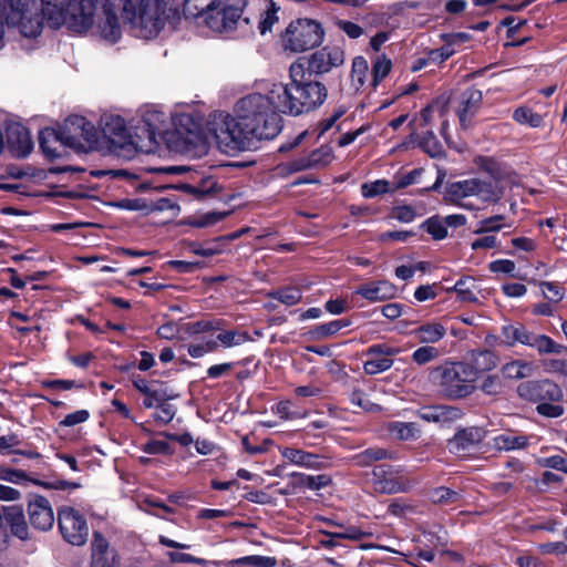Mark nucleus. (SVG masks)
<instances>
[{
	"instance_id": "obj_1",
	"label": "nucleus",
	"mask_w": 567,
	"mask_h": 567,
	"mask_svg": "<svg viewBox=\"0 0 567 567\" xmlns=\"http://www.w3.org/2000/svg\"><path fill=\"white\" fill-rule=\"evenodd\" d=\"M290 83L274 84L272 97L278 111L299 115L320 106L327 99L326 86L318 81H305V69L299 62L289 68Z\"/></svg>"
},
{
	"instance_id": "obj_2",
	"label": "nucleus",
	"mask_w": 567,
	"mask_h": 567,
	"mask_svg": "<svg viewBox=\"0 0 567 567\" xmlns=\"http://www.w3.org/2000/svg\"><path fill=\"white\" fill-rule=\"evenodd\" d=\"M272 87L268 94L252 93L241 97L235 106L237 117L256 140H271L281 131V117L278 114Z\"/></svg>"
},
{
	"instance_id": "obj_3",
	"label": "nucleus",
	"mask_w": 567,
	"mask_h": 567,
	"mask_svg": "<svg viewBox=\"0 0 567 567\" xmlns=\"http://www.w3.org/2000/svg\"><path fill=\"white\" fill-rule=\"evenodd\" d=\"M164 0H124L123 14L134 34L142 39L158 35L165 24Z\"/></svg>"
},
{
	"instance_id": "obj_4",
	"label": "nucleus",
	"mask_w": 567,
	"mask_h": 567,
	"mask_svg": "<svg viewBox=\"0 0 567 567\" xmlns=\"http://www.w3.org/2000/svg\"><path fill=\"white\" fill-rule=\"evenodd\" d=\"M431 380L449 399H464L472 395L477 386L475 373L466 362H451L434 368Z\"/></svg>"
},
{
	"instance_id": "obj_5",
	"label": "nucleus",
	"mask_w": 567,
	"mask_h": 567,
	"mask_svg": "<svg viewBox=\"0 0 567 567\" xmlns=\"http://www.w3.org/2000/svg\"><path fill=\"white\" fill-rule=\"evenodd\" d=\"M97 9V0H70L65 10L58 6H47L50 12L48 24L58 29L65 27L76 34H90Z\"/></svg>"
},
{
	"instance_id": "obj_6",
	"label": "nucleus",
	"mask_w": 567,
	"mask_h": 567,
	"mask_svg": "<svg viewBox=\"0 0 567 567\" xmlns=\"http://www.w3.org/2000/svg\"><path fill=\"white\" fill-rule=\"evenodd\" d=\"M209 133L214 136L218 148L226 154H235L249 147L255 138L251 132L237 116L219 112L208 123Z\"/></svg>"
},
{
	"instance_id": "obj_7",
	"label": "nucleus",
	"mask_w": 567,
	"mask_h": 567,
	"mask_svg": "<svg viewBox=\"0 0 567 567\" xmlns=\"http://www.w3.org/2000/svg\"><path fill=\"white\" fill-rule=\"evenodd\" d=\"M9 6V13L6 22L8 27L14 28L25 38H37L43 27L42 13L48 17L50 12L43 8L39 0H6Z\"/></svg>"
},
{
	"instance_id": "obj_8",
	"label": "nucleus",
	"mask_w": 567,
	"mask_h": 567,
	"mask_svg": "<svg viewBox=\"0 0 567 567\" xmlns=\"http://www.w3.org/2000/svg\"><path fill=\"white\" fill-rule=\"evenodd\" d=\"M504 195V188L496 178H470L450 184L446 188V199L465 208H472L462 200L474 196L484 203H496Z\"/></svg>"
},
{
	"instance_id": "obj_9",
	"label": "nucleus",
	"mask_w": 567,
	"mask_h": 567,
	"mask_svg": "<svg viewBox=\"0 0 567 567\" xmlns=\"http://www.w3.org/2000/svg\"><path fill=\"white\" fill-rule=\"evenodd\" d=\"M323 39L321 25L310 19L292 21L282 34V47L286 51L300 53L319 45Z\"/></svg>"
},
{
	"instance_id": "obj_10",
	"label": "nucleus",
	"mask_w": 567,
	"mask_h": 567,
	"mask_svg": "<svg viewBox=\"0 0 567 567\" xmlns=\"http://www.w3.org/2000/svg\"><path fill=\"white\" fill-rule=\"evenodd\" d=\"M62 141L75 152H89L97 143V131L93 123L80 115L69 116L62 127Z\"/></svg>"
},
{
	"instance_id": "obj_11",
	"label": "nucleus",
	"mask_w": 567,
	"mask_h": 567,
	"mask_svg": "<svg viewBox=\"0 0 567 567\" xmlns=\"http://www.w3.org/2000/svg\"><path fill=\"white\" fill-rule=\"evenodd\" d=\"M90 35L114 44L122 37V25L117 17V7L111 0H97V9Z\"/></svg>"
},
{
	"instance_id": "obj_12",
	"label": "nucleus",
	"mask_w": 567,
	"mask_h": 567,
	"mask_svg": "<svg viewBox=\"0 0 567 567\" xmlns=\"http://www.w3.org/2000/svg\"><path fill=\"white\" fill-rule=\"evenodd\" d=\"M59 527L63 538L74 546H82L89 535V527L84 517L72 507L59 511Z\"/></svg>"
},
{
	"instance_id": "obj_13",
	"label": "nucleus",
	"mask_w": 567,
	"mask_h": 567,
	"mask_svg": "<svg viewBox=\"0 0 567 567\" xmlns=\"http://www.w3.org/2000/svg\"><path fill=\"white\" fill-rule=\"evenodd\" d=\"M373 482L375 489L385 494L404 493L412 487L402 470L384 464L374 467Z\"/></svg>"
},
{
	"instance_id": "obj_14",
	"label": "nucleus",
	"mask_w": 567,
	"mask_h": 567,
	"mask_svg": "<svg viewBox=\"0 0 567 567\" xmlns=\"http://www.w3.org/2000/svg\"><path fill=\"white\" fill-rule=\"evenodd\" d=\"M517 393L523 400L538 404L544 401L559 402L564 396L559 385L550 380L523 382L517 386Z\"/></svg>"
},
{
	"instance_id": "obj_15",
	"label": "nucleus",
	"mask_w": 567,
	"mask_h": 567,
	"mask_svg": "<svg viewBox=\"0 0 567 567\" xmlns=\"http://www.w3.org/2000/svg\"><path fill=\"white\" fill-rule=\"evenodd\" d=\"M343 62L344 53L339 45H326L310 55L308 68L312 73L324 74Z\"/></svg>"
},
{
	"instance_id": "obj_16",
	"label": "nucleus",
	"mask_w": 567,
	"mask_h": 567,
	"mask_svg": "<svg viewBox=\"0 0 567 567\" xmlns=\"http://www.w3.org/2000/svg\"><path fill=\"white\" fill-rule=\"evenodd\" d=\"M399 352V348L381 344L371 346L365 353L368 359L363 363L364 372L368 374H378L389 370L393 365L391 357Z\"/></svg>"
},
{
	"instance_id": "obj_17",
	"label": "nucleus",
	"mask_w": 567,
	"mask_h": 567,
	"mask_svg": "<svg viewBox=\"0 0 567 567\" xmlns=\"http://www.w3.org/2000/svg\"><path fill=\"white\" fill-rule=\"evenodd\" d=\"M101 130L113 144L123 146L131 141L126 121L118 114L105 113L101 116Z\"/></svg>"
},
{
	"instance_id": "obj_18",
	"label": "nucleus",
	"mask_w": 567,
	"mask_h": 567,
	"mask_svg": "<svg viewBox=\"0 0 567 567\" xmlns=\"http://www.w3.org/2000/svg\"><path fill=\"white\" fill-rule=\"evenodd\" d=\"M28 513L30 523L40 530H48L54 524L53 509L43 496H37L29 502Z\"/></svg>"
},
{
	"instance_id": "obj_19",
	"label": "nucleus",
	"mask_w": 567,
	"mask_h": 567,
	"mask_svg": "<svg viewBox=\"0 0 567 567\" xmlns=\"http://www.w3.org/2000/svg\"><path fill=\"white\" fill-rule=\"evenodd\" d=\"M280 454L288 463L307 470L317 471L323 468L326 465L320 455L300 449L282 447L280 449Z\"/></svg>"
},
{
	"instance_id": "obj_20",
	"label": "nucleus",
	"mask_w": 567,
	"mask_h": 567,
	"mask_svg": "<svg viewBox=\"0 0 567 567\" xmlns=\"http://www.w3.org/2000/svg\"><path fill=\"white\" fill-rule=\"evenodd\" d=\"M7 142L17 157L28 156L33 147L29 131L20 124L9 126L7 132Z\"/></svg>"
},
{
	"instance_id": "obj_21",
	"label": "nucleus",
	"mask_w": 567,
	"mask_h": 567,
	"mask_svg": "<svg viewBox=\"0 0 567 567\" xmlns=\"http://www.w3.org/2000/svg\"><path fill=\"white\" fill-rule=\"evenodd\" d=\"M39 144L44 155L51 159L63 157L68 147L62 141L61 130L44 128L39 134Z\"/></svg>"
},
{
	"instance_id": "obj_22",
	"label": "nucleus",
	"mask_w": 567,
	"mask_h": 567,
	"mask_svg": "<svg viewBox=\"0 0 567 567\" xmlns=\"http://www.w3.org/2000/svg\"><path fill=\"white\" fill-rule=\"evenodd\" d=\"M138 113L150 135L163 131L171 116L169 112L154 104L141 107Z\"/></svg>"
},
{
	"instance_id": "obj_23",
	"label": "nucleus",
	"mask_w": 567,
	"mask_h": 567,
	"mask_svg": "<svg viewBox=\"0 0 567 567\" xmlns=\"http://www.w3.org/2000/svg\"><path fill=\"white\" fill-rule=\"evenodd\" d=\"M333 159L332 148L329 146H321L312 151L309 155L300 157L290 163V171L300 172L315 167L326 166Z\"/></svg>"
},
{
	"instance_id": "obj_24",
	"label": "nucleus",
	"mask_w": 567,
	"mask_h": 567,
	"mask_svg": "<svg viewBox=\"0 0 567 567\" xmlns=\"http://www.w3.org/2000/svg\"><path fill=\"white\" fill-rule=\"evenodd\" d=\"M355 293L362 296L364 299L371 302H378L393 298L396 293V289L392 284L380 280L359 287Z\"/></svg>"
},
{
	"instance_id": "obj_25",
	"label": "nucleus",
	"mask_w": 567,
	"mask_h": 567,
	"mask_svg": "<svg viewBox=\"0 0 567 567\" xmlns=\"http://www.w3.org/2000/svg\"><path fill=\"white\" fill-rule=\"evenodd\" d=\"M460 416V409L453 406L435 405L420 410V417L426 422L446 424L457 420Z\"/></svg>"
},
{
	"instance_id": "obj_26",
	"label": "nucleus",
	"mask_w": 567,
	"mask_h": 567,
	"mask_svg": "<svg viewBox=\"0 0 567 567\" xmlns=\"http://www.w3.org/2000/svg\"><path fill=\"white\" fill-rule=\"evenodd\" d=\"M420 343H436L446 334V328L436 321L423 323L412 331Z\"/></svg>"
},
{
	"instance_id": "obj_27",
	"label": "nucleus",
	"mask_w": 567,
	"mask_h": 567,
	"mask_svg": "<svg viewBox=\"0 0 567 567\" xmlns=\"http://www.w3.org/2000/svg\"><path fill=\"white\" fill-rule=\"evenodd\" d=\"M475 373L477 381L480 374L494 370L498 364V357L488 350L474 352L471 362H466Z\"/></svg>"
},
{
	"instance_id": "obj_28",
	"label": "nucleus",
	"mask_w": 567,
	"mask_h": 567,
	"mask_svg": "<svg viewBox=\"0 0 567 567\" xmlns=\"http://www.w3.org/2000/svg\"><path fill=\"white\" fill-rule=\"evenodd\" d=\"M217 6L219 7L218 14L223 16L230 24L231 31L235 30L241 18L246 0H218Z\"/></svg>"
},
{
	"instance_id": "obj_29",
	"label": "nucleus",
	"mask_w": 567,
	"mask_h": 567,
	"mask_svg": "<svg viewBox=\"0 0 567 567\" xmlns=\"http://www.w3.org/2000/svg\"><path fill=\"white\" fill-rule=\"evenodd\" d=\"M482 92L473 87L462 94L461 105L457 111L462 124H465L466 120L476 112L482 102Z\"/></svg>"
},
{
	"instance_id": "obj_30",
	"label": "nucleus",
	"mask_w": 567,
	"mask_h": 567,
	"mask_svg": "<svg viewBox=\"0 0 567 567\" xmlns=\"http://www.w3.org/2000/svg\"><path fill=\"white\" fill-rule=\"evenodd\" d=\"M530 333L525 326L517 323L503 326L501 336L504 344L513 347L516 343L527 346Z\"/></svg>"
},
{
	"instance_id": "obj_31",
	"label": "nucleus",
	"mask_w": 567,
	"mask_h": 567,
	"mask_svg": "<svg viewBox=\"0 0 567 567\" xmlns=\"http://www.w3.org/2000/svg\"><path fill=\"white\" fill-rule=\"evenodd\" d=\"M6 518L10 526L11 533L18 538L24 540L29 536V528L21 507H8Z\"/></svg>"
},
{
	"instance_id": "obj_32",
	"label": "nucleus",
	"mask_w": 567,
	"mask_h": 567,
	"mask_svg": "<svg viewBox=\"0 0 567 567\" xmlns=\"http://www.w3.org/2000/svg\"><path fill=\"white\" fill-rule=\"evenodd\" d=\"M501 372L503 378L507 380L525 379L533 374L534 365L523 360H513L505 363Z\"/></svg>"
},
{
	"instance_id": "obj_33",
	"label": "nucleus",
	"mask_w": 567,
	"mask_h": 567,
	"mask_svg": "<svg viewBox=\"0 0 567 567\" xmlns=\"http://www.w3.org/2000/svg\"><path fill=\"white\" fill-rule=\"evenodd\" d=\"M528 439L513 432L502 433L494 437V445L499 451H514L527 446Z\"/></svg>"
},
{
	"instance_id": "obj_34",
	"label": "nucleus",
	"mask_w": 567,
	"mask_h": 567,
	"mask_svg": "<svg viewBox=\"0 0 567 567\" xmlns=\"http://www.w3.org/2000/svg\"><path fill=\"white\" fill-rule=\"evenodd\" d=\"M527 347L536 349L540 354L544 353H561L565 349L561 344L556 343L551 338L545 334L530 333Z\"/></svg>"
},
{
	"instance_id": "obj_35",
	"label": "nucleus",
	"mask_w": 567,
	"mask_h": 567,
	"mask_svg": "<svg viewBox=\"0 0 567 567\" xmlns=\"http://www.w3.org/2000/svg\"><path fill=\"white\" fill-rule=\"evenodd\" d=\"M218 0H185L183 11L186 17L204 19L209 12L214 11V6Z\"/></svg>"
},
{
	"instance_id": "obj_36",
	"label": "nucleus",
	"mask_w": 567,
	"mask_h": 567,
	"mask_svg": "<svg viewBox=\"0 0 567 567\" xmlns=\"http://www.w3.org/2000/svg\"><path fill=\"white\" fill-rule=\"evenodd\" d=\"M0 481H4L14 485H23L25 483L42 485L40 481L30 478L27 472L23 470L2 465L0 466Z\"/></svg>"
},
{
	"instance_id": "obj_37",
	"label": "nucleus",
	"mask_w": 567,
	"mask_h": 567,
	"mask_svg": "<svg viewBox=\"0 0 567 567\" xmlns=\"http://www.w3.org/2000/svg\"><path fill=\"white\" fill-rule=\"evenodd\" d=\"M453 290L457 293V297L462 301L467 302H476V284L475 280L471 277H464L456 281V284L453 287Z\"/></svg>"
},
{
	"instance_id": "obj_38",
	"label": "nucleus",
	"mask_w": 567,
	"mask_h": 567,
	"mask_svg": "<svg viewBox=\"0 0 567 567\" xmlns=\"http://www.w3.org/2000/svg\"><path fill=\"white\" fill-rule=\"evenodd\" d=\"M214 339L217 340L218 347L233 348L247 342L249 337L246 332L223 330Z\"/></svg>"
},
{
	"instance_id": "obj_39",
	"label": "nucleus",
	"mask_w": 567,
	"mask_h": 567,
	"mask_svg": "<svg viewBox=\"0 0 567 567\" xmlns=\"http://www.w3.org/2000/svg\"><path fill=\"white\" fill-rule=\"evenodd\" d=\"M513 118L518 124L528 125L535 128L542 126L544 122V118L540 114L533 112L526 106L517 107L513 113Z\"/></svg>"
},
{
	"instance_id": "obj_40",
	"label": "nucleus",
	"mask_w": 567,
	"mask_h": 567,
	"mask_svg": "<svg viewBox=\"0 0 567 567\" xmlns=\"http://www.w3.org/2000/svg\"><path fill=\"white\" fill-rule=\"evenodd\" d=\"M109 543L107 540L97 532L93 534L92 542V556L95 563H101L105 567H109V559L105 557L107 555Z\"/></svg>"
},
{
	"instance_id": "obj_41",
	"label": "nucleus",
	"mask_w": 567,
	"mask_h": 567,
	"mask_svg": "<svg viewBox=\"0 0 567 567\" xmlns=\"http://www.w3.org/2000/svg\"><path fill=\"white\" fill-rule=\"evenodd\" d=\"M390 434L399 440L415 439L419 430L414 423L393 422L389 425Z\"/></svg>"
},
{
	"instance_id": "obj_42",
	"label": "nucleus",
	"mask_w": 567,
	"mask_h": 567,
	"mask_svg": "<svg viewBox=\"0 0 567 567\" xmlns=\"http://www.w3.org/2000/svg\"><path fill=\"white\" fill-rule=\"evenodd\" d=\"M421 227L435 240H442L447 236L445 221L439 216L426 219Z\"/></svg>"
},
{
	"instance_id": "obj_43",
	"label": "nucleus",
	"mask_w": 567,
	"mask_h": 567,
	"mask_svg": "<svg viewBox=\"0 0 567 567\" xmlns=\"http://www.w3.org/2000/svg\"><path fill=\"white\" fill-rule=\"evenodd\" d=\"M218 349V342L214 338L204 337L199 342L190 343L187 351L192 358H202L206 353Z\"/></svg>"
},
{
	"instance_id": "obj_44",
	"label": "nucleus",
	"mask_w": 567,
	"mask_h": 567,
	"mask_svg": "<svg viewBox=\"0 0 567 567\" xmlns=\"http://www.w3.org/2000/svg\"><path fill=\"white\" fill-rule=\"evenodd\" d=\"M480 440V435L477 431L473 430H464L458 432L454 439L450 442L451 450H465L468 445L474 444Z\"/></svg>"
},
{
	"instance_id": "obj_45",
	"label": "nucleus",
	"mask_w": 567,
	"mask_h": 567,
	"mask_svg": "<svg viewBox=\"0 0 567 567\" xmlns=\"http://www.w3.org/2000/svg\"><path fill=\"white\" fill-rule=\"evenodd\" d=\"M219 7L217 3L214 6V11L209 12L208 16L205 18V23L209 29H212L214 32L218 33H227L230 32V24L227 23L226 19L218 14Z\"/></svg>"
},
{
	"instance_id": "obj_46",
	"label": "nucleus",
	"mask_w": 567,
	"mask_h": 567,
	"mask_svg": "<svg viewBox=\"0 0 567 567\" xmlns=\"http://www.w3.org/2000/svg\"><path fill=\"white\" fill-rule=\"evenodd\" d=\"M505 217L503 215H495L478 223V228L474 231L475 234H485L499 231L504 227H509V224L504 223Z\"/></svg>"
},
{
	"instance_id": "obj_47",
	"label": "nucleus",
	"mask_w": 567,
	"mask_h": 567,
	"mask_svg": "<svg viewBox=\"0 0 567 567\" xmlns=\"http://www.w3.org/2000/svg\"><path fill=\"white\" fill-rule=\"evenodd\" d=\"M389 190L390 183L386 179H377L361 185V194L365 198H373Z\"/></svg>"
},
{
	"instance_id": "obj_48",
	"label": "nucleus",
	"mask_w": 567,
	"mask_h": 567,
	"mask_svg": "<svg viewBox=\"0 0 567 567\" xmlns=\"http://www.w3.org/2000/svg\"><path fill=\"white\" fill-rule=\"evenodd\" d=\"M419 145L431 157H440L443 155V147L432 132L424 134L421 137Z\"/></svg>"
},
{
	"instance_id": "obj_49",
	"label": "nucleus",
	"mask_w": 567,
	"mask_h": 567,
	"mask_svg": "<svg viewBox=\"0 0 567 567\" xmlns=\"http://www.w3.org/2000/svg\"><path fill=\"white\" fill-rule=\"evenodd\" d=\"M279 8L271 2L267 10L261 14L258 29L261 34L272 30V27L279 21Z\"/></svg>"
},
{
	"instance_id": "obj_50",
	"label": "nucleus",
	"mask_w": 567,
	"mask_h": 567,
	"mask_svg": "<svg viewBox=\"0 0 567 567\" xmlns=\"http://www.w3.org/2000/svg\"><path fill=\"white\" fill-rule=\"evenodd\" d=\"M543 296L550 302H559L565 297L563 287L556 282L543 281L539 284Z\"/></svg>"
},
{
	"instance_id": "obj_51",
	"label": "nucleus",
	"mask_w": 567,
	"mask_h": 567,
	"mask_svg": "<svg viewBox=\"0 0 567 567\" xmlns=\"http://www.w3.org/2000/svg\"><path fill=\"white\" fill-rule=\"evenodd\" d=\"M271 296L286 306H293L301 300L302 293L298 288L288 287L274 292Z\"/></svg>"
},
{
	"instance_id": "obj_52",
	"label": "nucleus",
	"mask_w": 567,
	"mask_h": 567,
	"mask_svg": "<svg viewBox=\"0 0 567 567\" xmlns=\"http://www.w3.org/2000/svg\"><path fill=\"white\" fill-rule=\"evenodd\" d=\"M350 401L353 405L359 406L365 412H377L380 410L379 404L372 402L369 396L360 390H354L351 392Z\"/></svg>"
},
{
	"instance_id": "obj_53",
	"label": "nucleus",
	"mask_w": 567,
	"mask_h": 567,
	"mask_svg": "<svg viewBox=\"0 0 567 567\" xmlns=\"http://www.w3.org/2000/svg\"><path fill=\"white\" fill-rule=\"evenodd\" d=\"M235 564L250 565L254 567H275L277 565V560L275 557L251 555L236 559Z\"/></svg>"
},
{
	"instance_id": "obj_54",
	"label": "nucleus",
	"mask_w": 567,
	"mask_h": 567,
	"mask_svg": "<svg viewBox=\"0 0 567 567\" xmlns=\"http://www.w3.org/2000/svg\"><path fill=\"white\" fill-rule=\"evenodd\" d=\"M391 61L384 55L378 56L372 68L373 85H378L391 71Z\"/></svg>"
},
{
	"instance_id": "obj_55",
	"label": "nucleus",
	"mask_w": 567,
	"mask_h": 567,
	"mask_svg": "<svg viewBox=\"0 0 567 567\" xmlns=\"http://www.w3.org/2000/svg\"><path fill=\"white\" fill-rule=\"evenodd\" d=\"M439 355H440V352L436 348L431 347V346H423V347L417 348L412 353V359L415 363L422 365V364H425L427 362L435 360Z\"/></svg>"
},
{
	"instance_id": "obj_56",
	"label": "nucleus",
	"mask_w": 567,
	"mask_h": 567,
	"mask_svg": "<svg viewBox=\"0 0 567 567\" xmlns=\"http://www.w3.org/2000/svg\"><path fill=\"white\" fill-rule=\"evenodd\" d=\"M115 207L124 210L144 212L147 214L148 202L144 198H124L113 204Z\"/></svg>"
},
{
	"instance_id": "obj_57",
	"label": "nucleus",
	"mask_w": 567,
	"mask_h": 567,
	"mask_svg": "<svg viewBox=\"0 0 567 567\" xmlns=\"http://www.w3.org/2000/svg\"><path fill=\"white\" fill-rule=\"evenodd\" d=\"M368 62L362 56H357L352 62L351 78L353 82L363 85L368 74Z\"/></svg>"
},
{
	"instance_id": "obj_58",
	"label": "nucleus",
	"mask_w": 567,
	"mask_h": 567,
	"mask_svg": "<svg viewBox=\"0 0 567 567\" xmlns=\"http://www.w3.org/2000/svg\"><path fill=\"white\" fill-rule=\"evenodd\" d=\"M291 401H281L276 404L272 409L274 413L279 415L282 420H293L299 417H306L308 415L307 412H298L291 410Z\"/></svg>"
},
{
	"instance_id": "obj_59",
	"label": "nucleus",
	"mask_w": 567,
	"mask_h": 567,
	"mask_svg": "<svg viewBox=\"0 0 567 567\" xmlns=\"http://www.w3.org/2000/svg\"><path fill=\"white\" fill-rule=\"evenodd\" d=\"M227 216V213L208 212L194 218L190 223L193 226L203 228L217 224Z\"/></svg>"
},
{
	"instance_id": "obj_60",
	"label": "nucleus",
	"mask_w": 567,
	"mask_h": 567,
	"mask_svg": "<svg viewBox=\"0 0 567 567\" xmlns=\"http://www.w3.org/2000/svg\"><path fill=\"white\" fill-rule=\"evenodd\" d=\"M295 476L300 478V483L308 487L309 489H319L327 486L330 483V478L327 475H305V474H295Z\"/></svg>"
},
{
	"instance_id": "obj_61",
	"label": "nucleus",
	"mask_w": 567,
	"mask_h": 567,
	"mask_svg": "<svg viewBox=\"0 0 567 567\" xmlns=\"http://www.w3.org/2000/svg\"><path fill=\"white\" fill-rule=\"evenodd\" d=\"M391 217L400 223L410 224L415 219L416 212L412 206L400 205L392 209Z\"/></svg>"
},
{
	"instance_id": "obj_62",
	"label": "nucleus",
	"mask_w": 567,
	"mask_h": 567,
	"mask_svg": "<svg viewBox=\"0 0 567 567\" xmlns=\"http://www.w3.org/2000/svg\"><path fill=\"white\" fill-rule=\"evenodd\" d=\"M348 322L346 320H333L328 323L320 324L316 328V334L319 338H326L332 336L340 331L342 328L347 327Z\"/></svg>"
},
{
	"instance_id": "obj_63",
	"label": "nucleus",
	"mask_w": 567,
	"mask_h": 567,
	"mask_svg": "<svg viewBox=\"0 0 567 567\" xmlns=\"http://www.w3.org/2000/svg\"><path fill=\"white\" fill-rule=\"evenodd\" d=\"M455 53L452 44L442 45L439 49L432 50L427 54V61L430 63H442Z\"/></svg>"
},
{
	"instance_id": "obj_64",
	"label": "nucleus",
	"mask_w": 567,
	"mask_h": 567,
	"mask_svg": "<svg viewBox=\"0 0 567 567\" xmlns=\"http://www.w3.org/2000/svg\"><path fill=\"white\" fill-rule=\"evenodd\" d=\"M176 414V409L173 404L163 403L157 406L156 412L154 413V419L158 423L167 424L169 423Z\"/></svg>"
}]
</instances>
